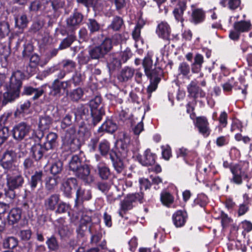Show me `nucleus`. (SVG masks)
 Instances as JSON below:
<instances>
[{
	"label": "nucleus",
	"mask_w": 252,
	"mask_h": 252,
	"mask_svg": "<svg viewBox=\"0 0 252 252\" xmlns=\"http://www.w3.org/2000/svg\"><path fill=\"white\" fill-rule=\"evenodd\" d=\"M22 77L23 74L20 71H15L13 73L10 78L7 92L3 94V97L6 100L11 101L19 96L20 89L22 86Z\"/></svg>",
	"instance_id": "1"
},
{
	"label": "nucleus",
	"mask_w": 252,
	"mask_h": 252,
	"mask_svg": "<svg viewBox=\"0 0 252 252\" xmlns=\"http://www.w3.org/2000/svg\"><path fill=\"white\" fill-rule=\"evenodd\" d=\"M62 148L65 151L73 152L79 148L78 139L76 138V132L73 127L67 130L62 137Z\"/></svg>",
	"instance_id": "2"
},
{
	"label": "nucleus",
	"mask_w": 252,
	"mask_h": 252,
	"mask_svg": "<svg viewBox=\"0 0 252 252\" xmlns=\"http://www.w3.org/2000/svg\"><path fill=\"white\" fill-rule=\"evenodd\" d=\"M101 98L99 96H96L90 101L91 108V117L92 118L94 126L96 125L102 119V116L104 114L103 107L100 106Z\"/></svg>",
	"instance_id": "3"
},
{
	"label": "nucleus",
	"mask_w": 252,
	"mask_h": 252,
	"mask_svg": "<svg viewBox=\"0 0 252 252\" xmlns=\"http://www.w3.org/2000/svg\"><path fill=\"white\" fill-rule=\"evenodd\" d=\"M1 166L6 171L5 172H18V168L15 160V155L12 151H6L2 156L0 160Z\"/></svg>",
	"instance_id": "4"
},
{
	"label": "nucleus",
	"mask_w": 252,
	"mask_h": 252,
	"mask_svg": "<svg viewBox=\"0 0 252 252\" xmlns=\"http://www.w3.org/2000/svg\"><path fill=\"white\" fill-rule=\"evenodd\" d=\"M6 179V185L10 190L22 187L24 182V178L18 171L7 173Z\"/></svg>",
	"instance_id": "5"
},
{
	"label": "nucleus",
	"mask_w": 252,
	"mask_h": 252,
	"mask_svg": "<svg viewBox=\"0 0 252 252\" xmlns=\"http://www.w3.org/2000/svg\"><path fill=\"white\" fill-rule=\"evenodd\" d=\"M223 166L224 168H229L230 171L233 174V177L231 181L235 184L240 185L242 183V177L246 176V174L240 165H235L230 166L229 163L225 161L223 163Z\"/></svg>",
	"instance_id": "6"
},
{
	"label": "nucleus",
	"mask_w": 252,
	"mask_h": 252,
	"mask_svg": "<svg viewBox=\"0 0 252 252\" xmlns=\"http://www.w3.org/2000/svg\"><path fill=\"white\" fill-rule=\"evenodd\" d=\"M70 83L69 81H60L56 79L53 82L52 86L50 87L51 91L50 94L54 96H60L63 92H67V88L70 87Z\"/></svg>",
	"instance_id": "7"
},
{
	"label": "nucleus",
	"mask_w": 252,
	"mask_h": 252,
	"mask_svg": "<svg viewBox=\"0 0 252 252\" xmlns=\"http://www.w3.org/2000/svg\"><path fill=\"white\" fill-rule=\"evenodd\" d=\"M30 126L25 123H20L15 126L13 129V135L14 139L21 140L30 132Z\"/></svg>",
	"instance_id": "8"
},
{
	"label": "nucleus",
	"mask_w": 252,
	"mask_h": 252,
	"mask_svg": "<svg viewBox=\"0 0 252 252\" xmlns=\"http://www.w3.org/2000/svg\"><path fill=\"white\" fill-rule=\"evenodd\" d=\"M90 213V212L83 214L80 219V224L77 229V232L81 236H83L84 235L85 232H86L88 229H89L90 233H92L90 226L92 219L89 215V214Z\"/></svg>",
	"instance_id": "9"
},
{
	"label": "nucleus",
	"mask_w": 252,
	"mask_h": 252,
	"mask_svg": "<svg viewBox=\"0 0 252 252\" xmlns=\"http://www.w3.org/2000/svg\"><path fill=\"white\" fill-rule=\"evenodd\" d=\"M154 54L148 52L146 57L143 60V66L144 68L145 73L148 78H151L155 75L154 65L152 61Z\"/></svg>",
	"instance_id": "10"
},
{
	"label": "nucleus",
	"mask_w": 252,
	"mask_h": 252,
	"mask_svg": "<svg viewBox=\"0 0 252 252\" xmlns=\"http://www.w3.org/2000/svg\"><path fill=\"white\" fill-rule=\"evenodd\" d=\"M156 33L159 37L165 40H169L171 33L170 26L166 22H161L157 27Z\"/></svg>",
	"instance_id": "11"
},
{
	"label": "nucleus",
	"mask_w": 252,
	"mask_h": 252,
	"mask_svg": "<svg viewBox=\"0 0 252 252\" xmlns=\"http://www.w3.org/2000/svg\"><path fill=\"white\" fill-rule=\"evenodd\" d=\"M85 183L90 184L93 182V177L90 174V169L88 165H84L74 174Z\"/></svg>",
	"instance_id": "12"
},
{
	"label": "nucleus",
	"mask_w": 252,
	"mask_h": 252,
	"mask_svg": "<svg viewBox=\"0 0 252 252\" xmlns=\"http://www.w3.org/2000/svg\"><path fill=\"white\" fill-rule=\"evenodd\" d=\"M196 126L199 132L204 137H206L209 135L211 130L209 126V123L206 118L203 117L197 118Z\"/></svg>",
	"instance_id": "13"
},
{
	"label": "nucleus",
	"mask_w": 252,
	"mask_h": 252,
	"mask_svg": "<svg viewBox=\"0 0 252 252\" xmlns=\"http://www.w3.org/2000/svg\"><path fill=\"white\" fill-rule=\"evenodd\" d=\"M77 185V180L74 178H70L62 183V190L64 195L67 197L70 196L72 193L73 189Z\"/></svg>",
	"instance_id": "14"
},
{
	"label": "nucleus",
	"mask_w": 252,
	"mask_h": 252,
	"mask_svg": "<svg viewBox=\"0 0 252 252\" xmlns=\"http://www.w3.org/2000/svg\"><path fill=\"white\" fill-rule=\"evenodd\" d=\"M186 8V2L184 0H180L173 11V14L176 20L180 22L182 24L184 21L183 15Z\"/></svg>",
	"instance_id": "15"
},
{
	"label": "nucleus",
	"mask_w": 252,
	"mask_h": 252,
	"mask_svg": "<svg viewBox=\"0 0 252 252\" xmlns=\"http://www.w3.org/2000/svg\"><path fill=\"white\" fill-rule=\"evenodd\" d=\"M188 218L187 212L178 210L172 216V220L176 227H180L184 226Z\"/></svg>",
	"instance_id": "16"
},
{
	"label": "nucleus",
	"mask_w": 252,
	"mask_h": 252,
	"mask_svg": "<svg viewBox=\"0 0 252 252\" xmlns=\"http://www.w3.org/2000/svg\"><path fill=\"white\" fill-rule=\"evenodd\" d=\"M83 18V16L81 13L78 12H74L66 19L67 28L71 30L75 29L82 22Z\"/></svg>",
	"instance_id": "17"
},
{
	"label": "nucleus",
	"mask_w": 252,
	"mask_h": 252,
	"mask_svg": "<svg viewBox=\"0 0 252 252\" xmlns=\"http://www.w3.org/2000/svg\"><path fill=\"white\" fill-rule=\"evenodd\" d=\"M58 136L54 132H50L45 138V141L43 144L44 149L46 151L53 149L56 146Z\"/></svg>",
	"instance_id": "18"
},
{
	"label": "nucleus",
	"mask_w": 252,
	"mask_h": 252,
	"mask_svg": "<svg viewBox=\"0 0 252 252\" xmlns=\"http://www.w3.org/2000/svg\"><path fill=\"white\" fill-rule=\"evenodd\" d=\"M60 201V195L53 194L47 197L44 201L45 208L47 210L54 211Z\"/></svg>",
	"instance_id": "19"
},
{
	"label": "nucleus",
	"mask_w": 252,
	"mask_h": 252,
	"mask_svg": "<svg viewBox=\"0 0 252 252\" xmlns=\"http://www.w3.org/2000/svg\"><path fill=\"white\" fill-rule=\"evenodd\" d=\"M188 91L189 95L193 97H203L205 93L197 86L194 81H191L188 86Z\"/></svg>",
	"instance_id": "20"
},
{
	"label": "nucleus",
	"mask_w": 252,
	"mask_h": 252,
	"mask_svg": "<svg viewBox=\"0 0 252 252\" xmlns=\"http://www.w3.org/2000/svg\"><path fill=\"white\" fill-rule=\"evenodd\" d=\"M177 157H182L184 160L188 163L189 160H191L196 157V153L193 151L188 150L187 149L182 147L176 152Z\"/></svg>",
	"instance_id": "21"
},
{
	"label": "nucleus",
	"mask_w": 252,
	"mask_h": 252,
	"mask_svg": "<svg viewBox=\"0 0 252 252\" xmlns=\"http://www.w3.org/2000/svg\"><path fill=\"white\" fill-rule=\"evenodd\" d=\"M155 158L156 155L151 153L150 150L147 149L140 158L139 161L143 165H152L155 162Z\"/></svg>",
	"instance_id": "22"
},
{
	"label": "nucleus",
	"mask_w": 252,
	"mask_h": 252,
	"mask_svg": "<svg viewBox=\"0 0 252 252\" xmlns=\"http://www.w3.org/2000/svg\"><path fill=\"white\" fill-rule=\"evenodd\" d=\"M76 201L83 202L89 200L92 198V192L90 189L79 188L76 191Z\"/></svg>",
	"instance_id": "23"
},
{
	"label": "nucleus",
	"mask_w": 252,
	"mask_h": 252,
	"mask_svg": "<svg viewBox=\"0 0 252 252\" xmlns=\"http://www.w3.org/2000/svg\"><path fill=\"white\" fill-rule=\"evenodd\" d=\"M134 73V69L129 67H124L118 76L121 82H126L132 78Z\"/></svg>",
	"instance_id": "24"
},
{
	"label": "nucleus",
	"mask_w": 252,
	"mask_h": 252,
	"mask_svg": "<svg viewBox=\"0 0 252 252\" xmlns=\"http://www.w3.org/2000/svg\"><path fill=\"white\" fill-rule=\"evenodd\" d=\"M117 129V126L116 123L113 122L111 120H106L98 128V131L107 132L109 133H113Z\"/></svg>",
	"instance_id": "25"
},
{
	"label": "nucleus",
	"mask_w": 252,
	"mask_h": 252,
	"mask_svg": "<svg viewBox=\"0 0 252 252\" xmlns=\"http://www.w3.org/2000/svg\"><path fill=\"white\" fill-rule=\"evenodd\" d=\"M252 27V25L250 21H241L235 22L233 25V28L235 30L240 32H249Z\"/></svg>",
	"instance_id": "26"
},
{
	"label": "nucleus",
	"mask_w": 252,
	"mask_h": 252,
	"mask_svg": "<svg viewBox=\"0 0 252 252\" xmlns=\"http://www.w3.org/2000/svg\"><path fill=\"white\" fill-rule=\"evenodd\" d=\"M22 211L19 208H13L7 216L8 220L12 224L17 222L21 218Z\"/></svg>",
	"instance_id": "27"
},
{
	"label": "nucleus",
	"mask_w": 252,
	"mask_h": 252,
	"mask_svg": "<svg viewBox=\"0 0 252 252\" xmlns=\"http://www.w3.org/2000/svg\"><path fill=\"white\" fill-rule=\"evenodd\" d=\"M43 172L42 171H36L31 176L29 184L32 189H34L37 184L42 183Z\"/></svg>",
	"instance_id": "28"
},
{
	"label": "nucleus",
	"mask_w": 252,
	"mask_h": 252,
	"mask_svg": "<svg viewBox=\"0 0 252 252\" xmlns=\"http://www.w3.org/2000/svg\"><path fill=\"white\" fill-rule=\"evenodd\" d=\"M99 177L103 180L107 179L110 175V170L104 162H99L97 165Z\"/></svg>",
	"instance_id": "29"
},
{
	"label": "nucleus",
	"mask_w": 252,
	"mask_h": 252,
	"mask_svg": "<svg viewBox=\"0 0 252 252\" xmlns=\"http://www.w3.org/2000/svg\"><path fill=\"white\" fill-rule=\"evenodd\" d=\"M82 166L81 160L78 156L75 155L72 156L68 164V168L70 171L75 173Z\"/></svg>",
	"instance_id": "30"
},
{
	"label": "nucleus",
	"mask_w": 252,
	"mask_h": 252,
	"mask_svg": "<svg viewBox=\"0 0 252 252\" xmlns=\"http://www.w3.org/2000/svg\"><path fill=\"white\" fill-rule=\"evenodd\" d=\"M45 151L44 149L43 146L39 144H35L32 148V156L36 160H39L42 158L43 153Z\"/></svg>",
	"instance_id": "31"
},
{
	"label": "nucleus",
	"mask_w": 252,
	"mask_h": 252,
	"mask_svg": "<svg viewBox=\"0 0 252 252\" xmlns=\"http://www.w3.org/2000/svg\"><path fill=\"white\" fill-rule=\"evenodd\" d=\"M205 17L204 13L201 9H195L192 11L191 14L192 22L194 24L202 22Z\"/></svg>",
	"instance_id": "32"
},
{
	"label": "nucleus",
	"mask_w": 252,
	"mask_h": 252,
	"mask_svg": "<svg viewBox=\"0 0 252 252\" xmlns=\"http://www.w3.org/2000/svg\"><path fill=\"white\" fill-rule=\"evenodd\" d=\"M220 3L223 7L228 6L230 9L235 10L240 6L241 0H220Z\"/></svg>",
	"instance_id": "33"
},
{
	"label": "nucleus",
	"mask_w": 252,
	"mask_h": 252,
	"mask_svg": "<svg viewBox=\"0 0 252 252\" xmlns=\"http://www.w3.org/2000/svg\"><path fill=\"white\" fill-rule=\"evenodd\" d=\"M40 61L39 56L37 55H32L30 58V64L27 68V71L31 74L35 71V67L38 64Z\"/></svg>",
	"instance_id": "34"
},
{
	"label": "nucleus",
	"mask_w": 252,
	"mask_h": 252,
	"mask_svg": "<svg viewBox=\"0 0 252 252\" xmlns=\"http://www.w3.org/2000/svg\"><path fill=\"white\" fill-rule=\"evenodd\" d=\"M52 124L51 118L47 116L41 117L39 122V128L41 130H45L48 129Z\"/></svg>",
	"instance_id": "35"
},
{
	"label": "nucleus",
	"mask_w": 252,
	"mask_h": 252,
	"mask_svg": "<svg viewBox=\"0 0 252 252\" xmlns=\"http://www.w3.org/2000/svg\"><path fill=\"white\" fill-rule=\"evenodd\" d=\"M99 151L102 156L107 155L110 151V144L108 141L106 140H103L99 144Z\"/></svg>",
	"instance_id": "36"
},
{
	"label": "nucleus",
	"mask_w": 252,
	"mask_h": 252,
	"mask_svg": "<svg viewBox=\"0 0 252 252\" xmlns=\"http://www.w3.org/2000/svg\"><path fill=\"white\" fill-rule=\"evenodd\" d=\"M58 184V178L55 177H49L45 181V188L47 190L52 191L54 190Z\"/></svg>",
	"instance_id": "37"
},
{
	"label": "nucleus",
	"mask_w": 252,
	"mask_h": 252,
	"mask_svg": "<svg viewBox=\"0 0 252 252\" xmlns=\"http://www.w3.org/2000/svg\"><path fill=\"white\" fill-rule=\"evenodd\" d=\"M89 55L93 59H98L102 58L105 54L99 46H95L89 50Z\"/></svg>",
	"instance_id": "38"
},
{
	"label": "nucleus",
	"mask_w": 252,
	"mask_h": 252,
	"mask_svg": "<svg viewBox=\"0 0 252 252\" xmlns=\"http://www.w3.org/2000/svg\"><path fill=\"white\" fill-rule=\"evenodd\" d=\"M83 95V91L80 88L73 90L68 94L69 98L73 101H77L79 100Z\"/></svg>",
	"instance_id": "39"
},
{
	"label": "nucleus",
	"mask_w": 252,
	"mask_h": 252,
	"mask_svg": "<svg viewBox=\"0 0 252 252\" xmlns=\"http://www.w3.org/2000/svg\"><path fill=\"white\" fill-rule=\"evenodd\" d=\"M132 208V202L128 200V198L126 197L125 200L122 202L121 204V208L119 211V215L123 217L124 213L125 211L130 210Z\"/></svg>",
	"instance_id": "40"
},
{
	"label": "nucleus",
	"mask_w": 252,
	"mask_h": 252,
	"mask_svg": "<svg viewBox=\"0 0 252 252\" xmlns=\"http://www.w3.org/2000/svg\"><path fill=\"white\" fill-rule=\"evenodd\" d=\"M178 75H182L184 77L187 76L190 72V66L185 62L181 63L178 67Z\"/></svg>",
	"instance_id": "41"
},
{
	"label": "nucleus",
	"mask_w": 252,
	"mask_h": 252,
	"mask_svg": "<svg viewBox=\"0 0 252 252\" xmlns=\"http://www.w3.org/2000/svg\"><path fill=\"white\" fill-rule=\"evenodd\" d=\"M10 32L9 25L6 21L0 22V39L8 35Z\"/></svg>",
	"instance_id": "42"
},
{
	"label": "nucleus",
	"mask_w": 252,
	"mask_h": 252,
	"mask_svg": "<svg viewBox=\"0 0 252 252\" xmlns=\"http://www.w3.org/2000/svg\"><path fill=\"white\" fill-rule=\"evenodd\" d=\"M57 222L60 223L59 226V233L61 236H65L67 235L69 232L68 226L64 224V220L63 218H60L57 220Z\"/></svg>",
	"instance_id": "43"
},
{
	"label": "nucleus",
	"mask_w": 252,
	"mask_h": 252,
	"mask_svg": "<svg viewBox=\"0 0 252 252\" xmlns=\"http://www.w3.org/2000/svg\"><path fill=\"white\" fill-rule=\"evenodd\" d=\"M18 245V241L16 238L13 237H8L3 242V246L4 248L13 249Z\"/></svg>",
	"instance_id": "44"
},
{
	"label": "nucleus",
	"mask_w": 252,
	"mask_h": 252,
	"mask_svg": "<svg viewBox=\"0 0 252 252\" xmlns=\"http://www.w3.org/2000/svg\"><path fill=\"white\" fill-rule=\"evenodd\" d=\"M75 40V36L73 34L68 36L61 43L59 49L62 50L69 47Z\"/></svg>",
	"instance_id": "45"
},
{
	"label": "nucleus",
	"mask_w": 252,
	"mask_h": 252,
	"mask_svg": "<svg viewBox=\"0 0 252 252\" xmlns=\"http://www.w3.org/2000/svg\"><path fill=\"white\" fill-rule=\"evenodd\" d=\"M101 49L103 51V53L106 55L108 53L112 48V41L111 39L106 38L99 46Z\"/></svg>",
	"instance_id": "46"
},
{
	"label": "nucleus",
	"mask_w": 252,
	"mask_h": 252,
	"mask_svg": "<svg viewBox=\"0 0 252 252\" xmlns=\"http://www.w3.org/2000/svg\"><path fill=\"white\" fill-rule=\"evenodd\" d=\"M130 142V138L128 136L124 135V138L121 140V149L122 150L123 155L122 157L125 158L126 157L127 153L128 152V146Z\"/></svg>",
	"instance_id": "47"
},
{
	"label": "nucleus",
	"mask_w": 252,
	"mask_h": 252,
	"mask_svg": "<svg viewBox=\"0 0 252 252\" xmlns=\"http://www.w3.org/2000/svg\"><path fill=\"white\" fill-rule=\"evenodd\" d=\"M127 198L128 200L132 203L137 201L142 203L143 199V193L141 192L140 193L129 194L127 195Z\"/></svg>",
	"instance_id": "48"
},
{
	"label": "nucleus",
	"mask_w": 252,
	"mask_h": 252,
	"mask_svg": "<svg viewBox=\"0 0 252 252\" xmlns=\"http://www.w3.org/2000/svg\"><path fill=\"white\" fill-rule=\"evenodd\" d=\"M123 23V20L121 18L116 17L114 18L112 23L109 26L108 28L113 31H118L121 28Z\"/></svg>",
	"instance_id": "49"
},
{
	"label": "nucleus",
	"mask_w": 252,
	"mask_h": 252,
	"mask_svg": "<svg viewBox=\"0 0 252 252\" xmlns=\"http://www.w3.org/2000/svg\"><path fill=\"white\" fill-rule=\"evenodd\" d=\"M160 200L164 205L168 206L173 202V198L170 193L164 192L161 193Z\"/></svg>",
	"instance_id": "50"
},
{
	"label": "nucleus",
	"mask_w": 252,
	"mask_h": 252,
	"mask_svg": "<svg viewBox=\"0 0 252 252\" xmlns=\"http://www.w3.org/2000/svg\"><path fill=\"white\" fill-rule=\"evenodd\" d=\"M63 66L67 72L72 71L76 67V63L73 61L66 60L63 61Z\"/></svg>",
	"instance_id": "51"
},
{
	"label": "nucleus",
	"mask_w": 252,
	"mask_h": 252,
	"mask_svg": "<svg viewBox=\"0 0 252 252\" xmlns=\"http://www.w3.org/2000/svg\"><path fill=\"white\" fill-rule=\"evenodd\" d=\"M46 244L48 248L52 251H56L59 248L58 243L56 238L54 236L48 238Z\"/></svg>",
	"instance_id": "52"
},
{
	"label": "nucleus",
	"mask_w": 252,
	"mask_h": 252,
	"mask_svg": "<svg viewBox=\"0 0 252 252\" xmlns=\"http://www.w3.org/2000/svg\"><path fill=\"white\" fill-rule=\"evenodd\" d=\"M109 1L115 6L118 11L124 8L126 5V0H109Z\"/></svg>",
	"instance_id": "53"
},
{
	"label": "nucleus",
	"mask_w": 252,
	"mask_h": 252,
	"mask_svg": "<svg viewBox=\"0 0 252 252\" xmlns=\"http://www.w3.org/2000/svg\"><path fill=\"white\" fill-rule=\"evenodd\" d=\"M28 23L27 16L23 14L19 18H15V24L20 28H24L26 27Z\"/></svg>",
	"instance_id": "54"
},
{
	"label": "nucleus",
	"mask_w": 252,
	"mask_h": 252,
	"mask_svg": "<svg viewBox=\"0 0 252 252\" xmlns=\"http://www.w3.org/2000/svg\"><path fill=\"white\" fill-rule=\"evenodd\" d=\"M87 25L89 29L91 32L98 31L99 29V25L94 19H89Z\"/></svg>",
	"instance_id": "55"
},
{
	"label": "nucleus",
	"mask_w": 252,
	"mask_h": 252,
	"mask_svg": "<svg viewBox=\"0 0 252 252\" xmlns=\"http://www.w3.org/2000/svg\"><path fill=\"white\" fill-rule=\"evenodd\" d=\"M63 163L61 161H58L53 163L51 167L50 171L52 174L56 175L59 173L62 170Z\"/></svg>",
	"instance_id": "56"
},
{
	"label": "nucleus",
	"mask_w": 252,
	"mask_h": 252,
	"mask_svg": "<svg viewBox=\"0 0 252 252\" xmlns=\"http://www.w3.org/2000/svg\"><path fill=\"white\" fill-rule=\"evenodd\" d=\"M9 136V130L7 127H2L0 129V145L7 139Z\"/></svg>",
	"instance_id": "57"
},
{
	"label": "nucleus",
	"mask_w": 252,
	"mask_h": 252,
	"mask_svg": "<svg viewBox=\"0 0 252 252\" xmlns=\"http://www.w3.org/2000/svg\"><path fill=\"white\" fill-rule=\"evenodd\" d=\"M141 27L138 25H136L134 31L132 32V37L135 41V46H138V42L141 40L140 37Z\"/></svg>",
	"instance_id": "58"
},
{
	"label": "nucleus",
	"mask_w": 252,
	"mask_h": 252,
	"mask_svg": "<svg viewBox=\"0 0 252 252\" xmlns=\"http://www.w3.org/2000/svg\"><path fill=\"white\" fill-rule=\"evenodd\" d=\"M235 86L233 78L229 79L226 82L222 85L223 90L225 92L231 91L233 87Z\"/></svg>",
	"instance_id": "59"
},
{
	"label": "nucleus",
	"mask_w": 252,
	"mask_h": 252,
	"mask_svg": "<svg viewBox=\"0 0 252 252\" xmlns=\"http://www.w3.org/2000/svg\"><path fill=\"white\" fill-rule=\"evenodd\" d=\"M85 79L84 75L81 72H76L72 77L73 83L75 85H80Z\"/></svg>",
	"instance_id": "60"
},
{
	"label": "nucleus",
	"mask_w": 252,
	"mask_h": 252,
	"mask_svg": "<svg viewBox=\"0 0 252 252\" xmlns=\"http://www.w3.org/2000/svg\"><path fill=\"white\" fill-rule=\"evenodd\" d=\"M72 117L69 114H67L63 119L61 126L62 128L65 129L67 126L71 125L72 123L71 121Z\"/></svg>",
	"instance_id": "61"
},
{
	"label": "nucleus",
	"mask_w": 252,
	"mask_h": 252,
	"mask_svg": "<svg viewBox=\"0 0 252 252\" xmlns=\"http://www.w3.org/2000/svg\"><path fill=\"white\" fill-rule=\"evenodd\" d=\"M162 155L163 158L166 160H168L171 156V150L170 147L168 146H163L161 147Z\"/></svg>",
	"instance_id": "62"
},
{
	"label": "nucleus",
	"mask_w": 252,
	"mask_h": 252,
	"mask_svg": "<svg viewBox=\"0 0 252 252\" xmlns=\"http://www.w3.org/2000/svg\"><path fill=\"white\" fill-rule=\"evenodd\" d=\"M121 65L120 61L117 58H113V59L108 63V66L110 69L114 70L117 68H119Z\"/></svg>",
	"instance_id": "63"
},
{
	"label": "nucleus",
	"mask_w": 252,
	"mask_h": 252,
	"mask_svg": "<svg viewBox=\"0 0 252 252\" xmlns=\"http://www.w3.org/2000/svg\"><path fill=\"white\" fill-rule=\"evenodd\" d=\"M220 125L222 127H225L227 124V114L223 111L222 112L219 118Z\"/></svg>",
	"instance_id": "64"
}]
</instances>
